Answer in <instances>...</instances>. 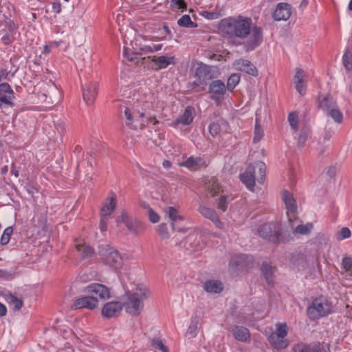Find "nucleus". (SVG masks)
<instances>
[{"mask_svg":"<svg viewBox=\"0 0 352 352\" xmlns=\"http://www.w3.org/2000/svg\"><path fill=\"white\" fill-rule=\"evenodd\" d=\"M219 30L229 38L245 39L246 52L253 51L263 42V34L261 27L253 25L252 19L241 15L230 16L221 20Z\"/></svg>","mask_w":352,"mask_h":352,"instance_id":"nucleus-1","label":"nucleus"},{"mask_svg":"<svg viewBox=\"0 0 352 352\" xmlns=\"http://www.w3.org/2000/svg\"><path fill=\"white\" fill-rule=\"evenodd\" d=\"M258 234L272 243H286L292 239L289 232L283 231L278 222L264 223L258 229Z\"/></svg>","mask_w":352,"mask_h":352,"instance_id":"nucleus-2","label":"nucleus"},{"mask_svg":"<svg viewBox=\"0 0 352 352\" xmlns=\"http://www.w3.org/2000/svg\"><path fill=\"white\" fill-rule=\"evenodd\" d=\"M266 166L261 161L250 164L245 172L240 175V179L248 189L254 190L256 180L263 184L265 177Z\"/></svg>","mask_w":352,"mask_h":352,"instance_id":"nucleus-3","label":"nucleus"},{"mask_svg":"<svg viewBox=\"0 0 352 352\" xmlns=\"http://www.w3.org/2000/svg\"><path fill=\"white\" fill-rule=\"evenodd\" d=\"M148 296V291L146 288H140L134 293H126L127 300L123 303L122 307L125 311L133 316H138L143 310L144 300Z\"/></svg>","mask_w":352,"mask_h":352,"instance_id":"nucleus-4","label":"nucleus"},{"mask_svg":"<svg viewBox=\"0 0 352 352\" xmlns=\"http://www.w3.org/2000/svg\"><path fill=\"white\" fill-rule=\"evenodd\" d=\"M319 107L325 112L328 117L338 124L342 122L343 115L340 111L336 100L330 94L320 96L318 98Z\"/></svg>","mask_w":352,"mask_h":352,"instance_id":"nucleus-5","label":"nucleus"},{"mask_svg":"<svg viewBox=\"0 0 352 352\" xmlns=\"http://www.w3.org/2000/svg\"><path fill=\"white\" fill-rule=\"evenodd\" d=\"M331 312V302L323 296H320L314 300L307 311L309 318L312 320L324 317Z\"/></svg>","mask_w":352,"mask_h":352,"instance_id":"nucleus-6","label":"nucleus"},{"mask_svg":"<svg viewBox=\"0 0 352 352\" xmlns=\"http://www.w3.org/2000/svg\"><path fill=\"white\" fill-rule=\"evenodd\" d=\"M99 254L104 263L115 270H119L123 265V259L119 252L107 245L99 247Z\"/></svg>","mask_w":352,"mask_h":352,"instance_id":"nucleus-7","label":"nucleus"},{"mask_svg":"<svg viewBox=\"0 0 352 352\" xmlns=\"http://www.w3.org/2000/svg\"><path fill=\"white\" fill-rule=\"evenodd\" d=\"M287 334V324L285 323L278 324L276 332L269 336L268 341L276 349H285L288 345L287 342L284 340Z\"/></svg>","mask_w":352,"mask_h":352,"instance_id":"nucleus-8","label":"nucleus"},{"mask_svg":"<svg viewBox=\"0 0 352 352\" xmlns=\"http://www.w3.org/2000/svg\"><path fill=\"white\" fill-rule=\"evenodd\" d=\"M117 223L118 225L120 223H123L127 229L135 234H140L144 230V226L141 221L129 217L125 211H122L120 216L118 217Z\"/></svg>","mask_w":352,"mask_h":352,"instance_id":"nucleus-9","label":"nucleus"},{"mask_svg":"<svg viewBox=\"0 0 352 352\" xmlns=\"http://www.w3.org/2000/svg\"><path fill=\"white\" fill-rule=\"evenodd\" d=\"M225 83L221 80H213L208 86V94H210V99L219 105L221 104L224 95L226 93Z\"/></svg>","mask_w":352,"mask_h":352,"instance_id":"nucleus-10","label":"nucleus"},{"mask_svg":"<svg viewBox=\"0 0 352 352\" xmlns=\"http://www.w3.org/2000/svg\"><path fill=\"white\" fill-rule=\"evenodd\" d=\"M41 95L39 96L41 99L46 100L49 98L50 101L48 103L53 104L54 102H58L61 97V93L54 83L50 82L43 85L41 87Z\"/></svg>","mask_w":352,"mask_h":352,"instance_id":"nucleus-11","label":"nucleus"},{"mask_svg":"<svg viewBox=\"0 0 352 352\" xmlns=\"http://www.w3.org/2000/svg\"><path fill=\"white\" fill-rule=\"evenodd\" d=\"M282 199L284 201L287 208L288 221L291 226L293 227L292 222L297 219V206L296 201L294 199L292 195L287 190H283L282 192Z\"/></svg>","mask_w":352,"mask_h":352,"instance_id":"nucleus-12","label":"nucleus"},{"mask_svg":"<svg viewBox=\"0 0 352 352\" xmlns=\"http://www.w3.org/2000/svg\"><path fill=\"white\" fill-rule=\"evenodd\" d=\"M98 300L96 298L87 296L76 299L71 306V308L74 310L83 308L94 309L98 307Z\"/></svg>","mask_w":352,"mask_h":352,"instance_id":"nucleus-13","label":"nucleus"},{"mask_svg":"<svg viewBox=\"0 0 352 352\" xmlns=\"http://www.w3.org/2000/svg\"><path fill=\"white\" fill-rule=\"evenodd\" d=\"M233 65L238 71L245 72L252 76H257L258 75V71L257 68L247 59H236L234 60Z\"/></svg>","mask_w":352,"mask_h":352,"instance_id":"nucleus-14","label":"nucleus"},{"mask_svg":"<svg viewBox=\"0 0 352 352\" xmlns=\"http://www.w3.org/2000/svg\"><path fill=\"white\" fill-rule=\"evenodd\" d=\"M195 78H197L202 84V90H204L208 85V81L212 79L210 67L206 65L201 64L195 69Z\"/></svg>","mask_w":352,"mask_h":352,"instance_id":"nucleus-15","label":"nucleus"},{"mask_svg":"<svg viewBox=\"0 0 352 352\" xmlns=\"http://www.w3.org/2000/svg\"><path fill=\"white\" fill-rule=\"evenodd\" d=\"M98 95V85L96 82H90L82 86V96L86 104H94Z\"/></svg>","mask_w":352,"mask_h":352,"instance_id":"nucleus-16","label":"nucleus"},{"mask_svg":"<svg viewBox=\"0 0 352 352\" xmlns=\"http://www.w3.org/2000/svg\"><path fill=\"white\" fill-rule=\"evenodd\" d=\"M292 14V9L289 4L287 3H279L276 5L273 13V18L275 21H287Z\"/></svg>","mask_w":352,"mask_h":352,"instance_id":"nucleus-17","label":"nucleus"},{"mask_svg":"<svg viewBox=\"0 0 352 352\" xmlns=\"http://www.w3.org/2000/svg\"><path fill=\"white\" fill-rule=\"evenodd\" d=\"M122 309V305L118 301H111L107 302L102 309V314L106 318H112L118 316Z\"/></svg>","mask_w":352,"mask_h":352,"instance_id":"nucleus-18","label":"nucleus"},{"mask_svg":"<svg viewBox=\"0 0 352 352\" xmlns=\"http://www.w3.org/2000/svg\"><path fill=\"white\" fill-rule=\"evenodd\" d=\"M179 165L191 170H197L201 168L206 167L208 166V163L202 157L190 156L186 160L180 163Z\"/></svg>","mask_w":352,"mask_h":352,"instance_id":"nucleus-19","label":"nucleus"},{"mask_svg":"<svg viewBox=\"0 0 352 352\" xmlns=\"http://www.w3.org/2000/svg\"><path fill=\"white\" fill-rule=\"evenodd\" d=\"M198 211L204 217L212 221L217 228L219 229L223 228V223L219 220V218L215 210L206 206H200L199 207Z\"/></svg>","mask_w":352,"mask_h":352,"instance_id":"nucleus-20","label":"nucleus"},{"mask_svg":"<svg viewBox=\"0 0 352 352\" xmlns=\"http://www.w3.org/2000/svg\"><path fill=\"white\" fill-rule=\"evenodd\" d=\"M87 293L95 294L102 299H107L110 297L109 289L104 285L100 283H92L85 288Z\"/></svg>","mask_w":352,"mask_h":352,"instance_id":"nucleus-21","label":"nucleus"},{"mask_svg":"<svg viewBox=\"0 0 352 352\" xmlns=\"http://www.w3.org/2000/svg\"><path fill=\"white\" fill-rule=\"evenodd\" d=\"M1 296L14 311H19L23 306L22 298H19L9 291L2 292Z\"/></svg>","mask_w":352,"mask_h":352,"instance_id":"nucleus-22","label":"nucleus"},{"mask_svg":"<svg viewBox=\"0 0 352 352\" xmlns=\"http://www.w3.org/2000/svg\"><path fill=\"white\" fill-rule=\"evenodd\" d=\"M192 120V108L191 107H187L184 113L179 118L172 122L170 126L176 128L179 124L183 126L188 125Z\"/></svg>","mask_w":352,"mask_h":352,"instance_id":"nucleus-23","label":"nucleus"},{"mask_svg":"<svg viewBox=\"0 0 352 352\" xmlns=\"http://www.w3.org/2000/svg\"><path fill=\"white\" fill-rule=\"evenodd\" d=\"M151 61L154 63L155 69L157 70H159L162 69H165L170 65H174L175 58L174 56H153L152 57Z\"/></svg>","mask_w":352,"mask_h":352,"instance_id":"nucleus-24","label":"nucleus"},{"mask_svg":"<svg viewBox=\"0 0 352 352\" xmlns=\"http://www.w3.org/2000/svg\"><path fill=\"white\" fill-rule=\"evenodd\" d=\"M221 192H222L221 186L216 178L212 177L206 184V196L207 197H214Z\"/></svg>","mask_w":352,"mask_h":352,"instance_id":"nucleus-25","label":"nucleus"},{"mask_svg":"<svg viewBox=\"0 0 352 352\" xmlns=\"http://www.w3.org/2000/svg\"><path fill=\"white\" fill-rule=\"evenodd\" d=\"M14 91L8 83L0 84V101L5 104H10L14 98Z\"/></svg>","mask_w":352,"mask_h":352,"instance_id":"nucleus-26","label":"nucleus"},{"mask_svg":"<svg viewBox=\"0 0 352 352\" xmlns=\"http://www.w3.org/2000/svg\"><path fill=\"white\" fill-rule=\"evenodd\" d=\"M234 338L240 342H245L250 339V333L249 330L244 327L235 325L232 329Z\"/></svg>","mask_w":352,"mask_h":352,"instance_id":"nucleus-27","label":"nucleus"},{"mask_svg":"<svg viewBox=\"0 0 352 352\" xmlns=\"http://www.w3.org/2000/svg\"><path fill=\"white\" fill-rule=\"evenodd\" d=\"M204 289L208 293L219 294L223 289V283L217 280H208L204 283Z\"/></svg>","mask_w":352,"mask_h":352,"instance_id":"nucleus-28","label":"nucleus"},{"mask_svg":"<svg viewBox=\"0 0 352 352\" xmlns=\"http://www.w3.org/2000/svg\"><path fill=\"white\" fill-rule=\"evenodd\" d=\"M167 213L168 214L169 218L172 221V228L173 230H177L180 232H186V230L185 228H177L176 223L177 221H183L184 217L177 214V210L173 207H168L167 208Z\"/></svg>","mask_w":352,"mask_h":352,"instance_id":"nucleus-29","label":"nucleus"},{"mask_svg":"<svg viewBox=\"0 0 352 352\" xmlns=\"http://www.w3.org/2000/svg\"><path fill=\"white\" fill-rule=\"evenodd\" d=\"M293 352H320L321 349L319 344L298 343L292 348Z\"/></svg>","mask_w":352,"mask_h":352,"instance_id":"nucleus-30","label":"nucleus"},{"mask_svg":"<svg viewBox=\"0 0 352 352\" xmlns=\"http://www.w3.org/2000/svg\"><path fill=\"white\" fill-rule=\"evenodd\" d=\"M262 274L267 285L272 286L274 285V270L267 262H263L261 267Z\"/></svg>","mask_w":352,"mask_h":352,"instance_id":"nucleus-31","label":"nucleus"},{"mask_svg":"<svg viewBox=\"0 0 352 352\" xmlns=\"http://www.w3.org/2000/svg\"><path fill=\"white\" fill-rule=\"evenodd\" d=\"M232 263L241 269L249 267V263H253V260L251 256L246 254H241L232 258Z\"/></svg>","mask_w":352,"mask_h":352,"instance_id":"nucleus-32","label":"nucleus"},{"mask_svg":"<svg viewBox=\"0 0 352 352\" xmlns=\"http://www.w3.org/2000/svg\"><path fill=\"white\" fill-rule=\"evenodd\" d=\"M116 202L114 197H108L107 201L101 208L100 214L103 216H109L115 210Z\"/></svg>","mask_w":352,"mask_h":352,"instance_id":"nucleus-33","label":"nucleus"},{"mask_svg":"<svg viewBox=\"0 0 352 352\" xmlns=\"http://www.w3.org/2000/svg\"><path fill=\"white\" fill-rule=\"evenodd\" d=\"M10 62L12 65V68L9 71H7L6 69L0 70V81L1 80H10L18 71V67H15L13 64L12 58L10 59Z\"/></svg>","mask_w":352,"mask_h":352,"instance_id":"nucleus-34","label":"nucleus"},{"mask_svg":"<svg viewBox=\"0 0 352 352\" xmlns=\"http://www.w3.org/2000/svg\"><path fill=\"white\" fill-rule=\"evenodd\" d=\"M76 250L78 252H81V255L82 258H88L91 257L94 254V250L93 248L89 245H85V244H76Z\"/></svg>","mask_w":352,"mask_h":352,"instance_id":"nucleus-35","label":"nucleus"},{"mask_svg":"<svg viewBox=\"0 0 352 352\" xmlns=\"http://www.w3.org/2000/svg\"><path fill=\"white\" fill-rule=\"evenodd\" d=\"M314 225L312 223H307L306 224H300L297 226L293 230L294 234H298L301 235H307L313 229Z\"/></svg>","mask_w":352,"mask_h":352,"instance_id":"nucleus-36","label":"nucleus"},{"mask_svg":"<svg viewBox=\"0 0 352 352\" xmlns=\"http://www.w3.org/2000/svg\"><path fill=\"white\" fill-rule=\"evenodd\" d=\"M177 24L180 27L184 28H197V24L193 22L188 14L183 15L178 21Z\"/></svg>","mask_w":352,"mask_h":352,"instance_id":"nucleus-37","label":"nucleus"},{"mask_svg":"<svg viewBox=\"0 0 352 352\" xmlns=\"http://www.w3.org/2000/svg\"><path fill=\"white\" fill-rule=\"evenodd\" d=\"M239 81H240V76L239 74H231L228 79L227 85H226V89L230 91H232V90L234 89V87L239 84Z\"/></svg>","mask_w":352,"mask_h":352,"instance_id":"nucleus-38","label":"nucleus"},{"mask_svg":"<svg viewBox=\"0 0 352 352\" xmlns=\"http://www.w3.org/2000/svg\"><path fill=\"white\" fill-rule=\"evenodd\" d=\"M342 63L346 70H352V54L346 50L342 57Z\"/></svg>","mask_w":352,"mask_h":352,"instance_id":"nucleus-39","label":"nucleus"},{"mask_svg":"<svg viewBox=\"0 0 352 352\" xmlns=\"http://www.w3.org/2000/svg\"><path fill=\"white\" fill-rule=\"evenodd\" d=\"M288 121L292 129L296 132L298 130L299 119L298 114L292 112L288 116Z\"/></svg>","mask_w":352,"mask_h":352,"instance_id":"nucleus-40","label":"nucleus"},{"mask_svg":"<svg viewBox=\"0 0 352 352\" xmlns=\"http://www.w3.org/2000/svg\"><path fill=\"white\" fill-rule=\"evenodd\" d=\"M13 232L12 227L6 228L1 237L0 243L1 245H6L9 243L10 239V236Z\"/></svg>","mask_w":352,"mask_h":352,"instance_id":"nucleus-41","label":"nucleus"},{"mask_svg":"<svg viewBox=\"0 0 352 352\" xmlns=\"http://www.w3.org/2000/svg\"><path fill=\"white\" fill-rule=\"evenodd\" d=\"M221 123H220V120L217 121V122H214L212 123H211L210 125H209V132L210 133V135L213 137L216 136L217 134H219L220 132H221Z\"/></svg>","mask_w":352,"mask_h":352,"instance_id":"nucleus-42","label":"nucleus"},{"mask_svg":"<svg viewBox=\"0 0 352 352\" xmlns=\"http://www.w3.org/2000/svg\"><path fill=\"white\" fill-rule=\"evenodd\" d=\"M201 15L208 20H213L220 18L223 15V13L221 10L214 12L204 11Z\"/></svg>","mask_w":352,"mask_h":352,"instance_id":"nucleus-43","label":"nucleus"},{"mask_svg":"<svg viewBox=\"0 0 352 352\" xmlns=\"http://www.w3.org/2000/svg\"><path fill=\"white\" fill-rule=\"evenodd\" d=\"M152 345L155 349H158L162 352H169L168 347L164 344L160 338H153L152 340Z\"/></svg>","mask_w":352,"mask_h":352,"instance_id":"nucleus-44","label":"nucleus"},{"mask_svg":"<svg viewBox=\"0 0 352 352\" xmlns=\"http://www.w3.org/2000/svg\"><path fill=\"white\" fill-rule=\"evenodd\" d=\"M263 135V131L258 124V121L256 120L255 123L254 137L253 142L256 143L259 142Z\"/></svg>","mask_w":352,"mask_h":352,"instance_id":"nucleus-45","label":"nucleus"},{"mask_svg":"<svg viewBox=\"0 0 352 352\" xmlns=\"http://www.w3.org/2000/svg\"><path fill=\"white\" fill-rule=\"evenodd\" d=\"M305 77V72L300 68L296 69V74L294 77V83H298V82H304V78Z\"/></svg>","mask_w":352,"mask_h":352,"instance_id":"nucleus-46","label":"nucleus"},{"mask_svg":"<svg viewBox=\"0 0 352 352\" xmlns=\"http://www.w3.org/2000/svg\"><path fill=\"white\" fill-rule=\"evenodd\" d=\"M351 235V230L348 228L344 227L339 232L337 238L338 240H343L349 238Z\"/></svg>","mask_w":352,"mask_h":352,"instance_id":"nucleus-47","label":"nucleus"},{"mask_svg":"<svg viewBox=\"0 0 352 352\" xmlns=\"http://www.w3.org/2000/svg\"><path fill=\"white\" fill-rule=\"evenodd\" d=\"M171 7L175 8L178 10H184L186 8V4L184 0H170Z\"/></svg>","mask_w":352,"mask_h":352,"instance_id":"nucleus-48","label":"nucleus"},{"mask_svg":"<svg viewBox=\"0 0 352 352\" xmlns=\"http://www.w3.org/2000/svg\"><path fill=\"white\" fill-rule=\"evenodd\" d=\"M159 234L163 238V239H167L168 238V232L167 226L166 223H161L158 226L157 229Z\"/></svg>","mask_w":352,"mask_h":352,"instance_id":"nucleus-49","label":"nucleus"},{"mask_svg":"<svg viewBox=\"0 0 352 352\" xmlns=\"http://www.w3.org/2000/svg\"><path fill=\"white\" fill-rule=\"evenodd\" d=\"M342 265L345 271H349L352 267V258L349 256L344 257Z\"/></svg>","mask_w":352,"mask_h":352,"instance_id":"nucleus-50","label":"nucleus"},{"mask_svg":"<svg viewBox=\"0 0 352 352\" xmlns=\"http://www.w3.org/2000/svg\"><path fill=\"white\" fill-rule=\"evenodd\" d=\"M227 197L225 195H221L217 203V208L222 211H226L227 209Z\"/></svg>","mask_w":352,"mask_h":352,"instance_id":"nucleus-51","label":"nucleus"},{"mask_svg":"<svg viewBox=\"0 0 352 352\" xmlns=\"http://www.w3.org/2000/svg\"><path fill=\"white\" fill-rule=\"evenodd\" d=\"M307 139V131L306 129H301L298 138V144L302 146Z\"/></svg>","mask_w":352,"mask_h":352,"instance_id":"nucleus-52","label":"nucleus"},{"mask_svg":"<svg viewBox=\"0 0 352 352\" xmlns=\"http://www.w3.org/2000/svg\"><path fill=\"white\" fill-rule=\"evenodd\" d=\"M109 217L101 215L100 222V230L102 232L107 231V222H108Z\"/></svg>","mask_w":352,"mask_h":352,"instance_id":"nucleus-53","label":"nucleus"},{"mask_svg":"<svg viewBox=\"0 0 352 352\" xmlns=\"http://www.w3.org/2000/svg\"><path fill=\"white\" fill-rule=\"evenodd\" d=\"M149 219L152 223H157L160 219L159 215L151 208L148 210Z\"/></svg>","mask_w":352,"mask_h":352,"instance_id":"nucleus-54","label":"nucleus"},{"mask_svg":"<svg viewBox=\"0 0 352 352\" xmlns=\"http://www.w3.org/2000/svg\"><path fill=\"white\" fill-rule=\"evenodd\" d=\"M55 127L58 131L62 135L66 131V126L63 122L59 121L55 123Z\"/></svg>","mask_w":352,"mask_h":352,"instance_id":"nucleus-55","label":"nucleus"},{"mask_svg":"<svg viewBox=\"0 0 352 352\" xmlns=\"http://www.w3.org/2000/svg\"><path fill=\"white\" fill-rule=\"evenodd\" d=\"M0 278L5 280H11L14 278V274L10 272L0 270Z\"/></svg>","mask_w":352,"mask_h":352,"instance_id":"nucleus-56","label":"nucleus"},{"mask_svg":"<svg viewBox=\"0 0 352 352\" xmlns=\"http://www.w3.org/2000/svg\"><path fill=\"white\" fill-rule=\"evenodd\" d=\"M295 88L296 91L300 94V95L303 96L306 92V88L303 85V82H298V83H295Z\"/></svg>","mask_w":352,"mask_h":352,"instance_id":"nucleus-57","label":"nucleus"},{"mask_svg":"<svg viewBox=\"0 0 352 352\" xmlns=\"http://www.w3.org/2000/svg\"><path fill=\"white\" fill-rule=\"evenodd\" d=\"M73 153L76 155L78 158L83 159L84 153H82V148L80 145H76L73 151Z\"/></svg>","mask_w":352,"mask_h":352,"instance_id":"nucleus-58","label":"nucleus"},{"mask_svg":"<svg viewBox=\"0 0 352 352\" xmlns=\"http://www.w3.org/2000/svg\"><path fill=\"white\" fill-rule=\"evenodd\" d=\"M220 123H221V131L224 132V133H230V126H229V124L228 122L225 120H223V119H221L220 120Z\"/></svg>","mask_w":352,"mask_h":352,"instance_id":"nucleus-59","label":"nucleus"},{"mask_svg":"<svg viewBox=\"0 0 352 352\" xmlns=\"http://www.w3.org/2000/svg\"><path fill=\"white\" fill-rule=\"evenodd\" d=\"M19 170L20 166H17L14 163H12L10 172L15 177H18L19 176Z\"/></svg>","mask_w":352,"mask_h":352,"instance_id":"nucleus-60","label":"nucleus"},{"mask_svg":"<svg viewBox=\"0 0 352 352\" xmlns=\"http://www.w3.org/2000/svg\"><path fill=\"white\" fill-rule=\"evenodd\" d=\"M52 12L56 14H59L61 12V5L58 2L52 3Z\"/></svg>","mask_w":352,"mask_h":352,"instance_id":"nucleus-61","label":"nucleus"},{"mask_svg":"<svg viewBox=\"0 0 352 352\" xmlns=\"http://www.w3.org/2000/svg\"><path fill=\"white\" fill-rule=\"evenodd\" d=\"M124 114H125V116H126V119L129 121H131L133 120V118H134L133 113H131L130 110H129V109H128V108L125 109Z\"/></svg>","mask_w":352,"mask_h":352,"instance_id":"nucleus-62","label":"nucleus"},{"mask_svg":"<svg viewBox=\"0 0 352 352\" xmlns=\"http://www.w3.org/2000/svg\"><path fill=\"white\" fill-rule=\"evenodd\" d=\"M199 82L200 81L197 78H195L193 82L189 83V87L192 88H197L199 87H202V84H200Z\"/></svg>","mask_w":352,"mask_h":352,"instance_id":"nucleus-63","label":"nucleus"},{"mask_svg":"<svg viewBox=\"0 0 352 352\" xmlns=\"http://www.w3.org/2000/svg\"><path fill=\"white\" fill-rule=\"evenodd\" d=\"M7 313V308L6 307L0 302V317H3L6 316Z\"/></svg>","mask_w":352,"mask_h":352,"instance_id":"nucleus-64","label":"nucleus"}]
</instances>
